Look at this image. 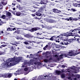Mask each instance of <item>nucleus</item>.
Masks as SVG:
<instances>
[{
    "mask_svg": "<svg viewBox=\"0 0 80 80\" xmlns=\"http://www.w3.org/2000/svg\"><path fill=\"white\" fill-rule=\"evenodd\" d=\"M30 56H31V57H29V58H32V57H33V54H30Z\"/></svg>",
    "mask_w": 80,
    "mask_h": 80,
    "instance_id": "obj_48",
    "label": "nucleus"
},
{
    "mask_svg": "<svg viewBox=\"0 0 80 80\" xmlns=\"http://www.w3.org/2000/svg\"><path fill=\"white\" fill-rule=\"evenodd\" d=\"M66 40H67V39H65L64 41L61 42V47L62 48H65V45H68L69 44V43L67 42V41H65Z\"/></svg>",
    "mask_w": 80,
    "mask_h": 80,
    "instance_id": "obj_3",
    "label": "nucleus"
},
{
    "mask_svg": "<svg viewBox=\"0 0 80 80\" xmlns=\"http://www.w3.org/2000/svg\"><path fill=\"white\" fill-rule=\"evenodd\" d=\"M79 20L77 18H73V21L74 20L75 21H77V20Z\"/></svg>",
    "mask_w": 80,
    "mask_h": 80,
    "instance_id": "obj_38",
    "label": "nucleus"
},
{
    "mask_svg": "<svg viewBox=\"0 0 80 80\" xmlns=\"http://www.w3.org/2000/svg\"><path fill=\"white\" fill-rule=\"evenodd\" d=\"M61 77L62 78H64L65 77V76L63 74H62L61 75Z\"/></svg>",
    "mask_w": 80,
    "mask_h": 80,
    "instance_id": "obj_33",
    "label": "nucleus"
},
{
    "mask_svg": "<svg viewBox=\"0 0 80 80\" xmlns=\"http://www.w3.org/2000/svg\"><path fill=\"white\" fill-rule=\"evenodd\" d=\"M44 61V62H45V63H47V62H49L48 59H45Z\"/></svg>",
    "mask_w": 80,
    "mask_h": 80,
    "instance_id": "obj_30",
    "label": "nucleus"
},
{
    "mask_svg": "<svg viewBox=\"0 0 80 80\" xmlns=\"http://www.w3.org/2000/svg\"><path fill=\"white\" fill-rule=\"evenodd\" d=\"M23 43L25 44V45H28V42L27 41H25L24 42H23Z\"/></svg>",
    "mask_w": 80,
    "mask_h": 80,
    "instance_id": "obj_35",
    "label": "nucleus"
},
{
    "mask_svg": "<svg viewBox=\"0 0 80 80\" xmlns=\"http://www.w3.org/2000/svg\"><path fill=\"white\" fill-rule=\"evenodd\" d=\"M52 10H53V12H56V11L59 12H61V11L58 10L57 9L53 8L52 9Z\"/></svg>",
    "mask_w": 80,
    "mask_h": 80,
    "instance_id": "obj_21",
    "label": "nucleus"
},
{
    "mask_svg": "<svg viewBox=\"0 0 80 80\" xmlns=\"http://www.w3.org/2000/svg\"><path fill=\"white\" fill-rule=\"evenodd\" d=\"M22 60V58L20 57L17 58L16 60V61H15V59L13 58L12 59V62H16L15 64H13V63H10V62H12V61L11 60L9 61L8 60H6V62L8 66H9V67H11V66H13V65L17 64V63H18V62H21V60Z\"/></svg>",
    "mask_w": 80,
    "mask_h": 80,
    "instance_id": "obj_1",
    "label": "nucleus"
},
{
    "mask_svg": "<svg viewBox=\"0 0 80 80\" xmlns=\"http://www.w3.org/2000/svg\"><path fill=\"white\" fill-rule=\"evenodd\" d=\"M38 30H40V28L38 27L33 28L29 30V31L31 32H34L35 31H37Z\"/></svg>",
    "mask_w": 80,
    "mask_h": 80,
    "instance_id": "obj_6",
    "label": "nucleus"
},
{
    "mask_svg": "<svg viewBox=\"0 0 80 80\" xmlns=\"http://www.w3.org/2000/svg\"><path fill=\"white\" fill-rule=\"evenodd\" d=\"M56 73L57 75H60V71L58 70H57L56 71Z\"/></svg>",
    "mask_w": 80,
    "mask_h": 80,
    "instance_id": "obj_25",
    "label": "nucleus"
},
{
    "mask_svg": "<svg viewBox=\"0 0 80 80\" xmlns=\"http://www.w3.org/2000/svg\"><path fill=\"white\" fill-rule=\"evenodd\" d=\"M33 68H33V66L30 67L29 68L30 71H32V70H33Z\"/></svg>",
    "mask_w": 80,
    "mask_h": 80,
    "instance_id": "obj_31",
    "label": "nucleus"
},
{
    "mask_svg": "<svg viewBox=\"0 0 80 80\" xmlns=\"http://www.w3.org/2000/svg\"><path fill=\"white\" fill-rule=\"evenodd\" d=\"M21 15V13L19 12H16V15L17 16H20Z\"/></svg>",
    "mask_w": 80,
    "mask_h": 80,
    "instance_id": "obj_23",
    "label": "nucleus"
},
{
    "mask_svg": "<svg viewBox=\"0 0 80 80\" xmlns=\"http://www.w3.org/2000/svg\"><path fill=\"white\" fill-rule=\"evenodd\" d=\"M31 15H32V17H35V14H32Z\"/></svg>",
    "mask_w": 80,
    "mask_h": 80,
    "instance_id": "obj_58",
    "label": "nucleus"
},
{
    "mask_svg": "<svg viewBox=\"0 0 80 80\" xmlns=\"http://www.w3.org/2000/svg\"><path fill=\"white\" fill-rule=\"evenodd\" d=\"M7 44H4V45H2L0 47V48H3V47H7Z\"/></svg>",
    "mask_w": 80,
    "mask_h": 80,
    "instance_id": "obj_27",
    "label": "nucleus"
},
{
    "mask_svg": "<svg viewBox=\"0 0 80 80\" xmlns=\"http://www.w3.org/2000/svg\"><path fill=\"white\" fill-rule=\"evenodd\" d=\"M16 28H12V30H15Z\"/></svg>",
    "mask_w": 80,
    "mask_h": 80,
    "instance_id": "obj_64",
    "label": "nucleus"
},
{
    "mask_svg": "<svg viewBox=\"0 0 80 80\" xmlns=\"http://www.w3.org/2000/svg\"><path fill=\"white\" fill-rule=\"evenodd\" d=\"M20 30H19L18 29L16 30L15 31V32H14V33H17V34H19L20 32Z\"/></svg>",
    "mask_w": 80,
    "mask_h": 80,
    "instance_id": "obj_22",
    "label": "nucleus"
},
{
    "mask_svg": "<svg viewBox=\"0 0 80 80\" xmlns=\"http://www.w3.org/2000/svg\"><path fill=\"white\" fill-rule=\"evenodd\" d=\"M27 14L26 13H21V16H25L26 15H27Z\"/></svg>",
    "mask_w": 80,
    "mask_h": 80,
    "instance_id": "obj_29",
    "label": "nucleus"
},
{
    "mask_svg": "<svg viewBox=\"0 0 80 80\" xmlns=\"http://www.w3.org/2000/svg\"><path fill=\"white\" fill-rule=\"evenodd\" d=\"M68 80H70V79H71V77H69L68 78Z\"/></svg>",
    "mask_w": 80,
    "mask_h": 80,
    "instance_id": "obj_60",
    "label": "nucleus"
},
{
    "mask_svg": "<svg viewBox=\"0 0 80 80\" xmlns=\"http://www.w3.org/2000/svg\"><path fill=\"white\" fill-rule=\"evenodd\" d=\"M28 42H29V43H33V42H34V41H27Z\"/></svg>",
    "mask_w": 80,
    "mask_h": 80,
    "instance_id": "obj_46",
    "label": "nucleus"
},
{
    "mask_svg": "<svg viewBox=\"0 0 80 80\" xmlns=\"http://www.w3.org/2000/svg\"><path fill=\"white\" fill-rule=\"evenodd\" d=\"M15 38L17 39V40H23V38L22 37H18V36H16L15 37Z\"/></svg>",
    "mask_w": 80,
    "mask_h": 80,
    "instance_id": "obj_13",
    "label": "nucleus"
},
{
    "mask_svg": "<svg viewBox=\"0 0 80 80\" xmlns=\"http://www.w3.org/2000/svg\"><path fill=\"white\" fill-rule=\"evenodd\" d=\"M3 53H4L3 52H2L1 51H0V55H3Z\"/></svg>",
    "mask_w": 80,
    "mask_h": 80,
    "instance_id": "obj_41",
    "label": "nucleus"
},
{
    "mask_svg": "<svg viewBox=\"0 0 80 80\" xmlns=\"http://www.w3.org/2000/svg\"><path fill=\"white\" fill-rule=\"evenodd\" d=\"M36 14L37 16H39V17H42V14L41 12H37Z\"/></svg>",
    "mask_w": 80,
    "mask_h": 80,
    "instance_id": "obj_18",
    "label": "nucleus"
},
{
    "mask_svg": "<svg viewBox=\"0 0 80 80\" xmlns=\"http://www.w3.org/2000/svg\"><path fill=\"white\" fill-rule=\"evenodd\" d=\"M3 40L4 41H6V40H7V38H4Z\"/></svg>",
    "mask_w": 80,
    "mask_h": 80,
    "instance_id": "obj_53",
    "label": "nucleus"
},
{
    "mask_svg": "<svg viewBox=\"0 0 80 80\" xmlns=\"http://www.w3.org/2000/svg\"><path fill=\"white\" fill-rule=\"evenodd\" d=\"M6 15H8V16H12L11 15V13L10 12H8L6 13Z\"/></svg>",
    "mask_w": 80,
    "mask_h": 80,
    "instance_id": "obj_28",
    "label": "nucleus"
},
{
    "mask_svg": "<svg viewBox=\"0 0 80 80\" xmlns=\"http://www.w3.org/2000/svg\"><path fill=\"white\" fill-rule=\"evenodd\" d=\"M31 12H36V10H32Z\"/></svg>",
    "mask_w": 80,
    "mask_h": 80,
    "instance_id": "obj_61",
    "label": "nucleus"
},
{
    "mask_svg": "<svg viewBox=\"0 0 80 80\" xmlns=\"http://www.w3.org/2000/svg\"><path fill=\"white\" fill-rule=\"evenodd\" d=\"M10 44H12V45H15V46H17V45L15 43H14L12 42H10Z\"/></svg>",
    "mask_w": 80,
    "mask_h": 80,
    "instance_id": "obj_37",
    "label": "nucleus"
},
{
    "mask_svg": "<svg viewBox=\"0 0 80 80\" xmlns=\"http://www.w3.org/2000/svg\"><path fill=\"white\" fill-rule=\"evenodd\" d=\"M2 33L3 34V31H0V35H2Z\"/></svg>",
    "mask_w": 80,
    "mask_h": 80,
    "instance_id": "obj_50",
    "label": "nucleus"
},
{
    "mask_svg": "<svg viewBox=\"0 0 80 80\" xmlns=\"http://www.w3.org/2000/svg\"><path fill=\"white\" fill-rule=\"evenodd\" d=\"M14 43H15V44H17V45H18V44H19V43H18V42H17L16 41H14Z\"/></svg>",
    "mask_w": 80,
    "mask_h": 80,
    "instance_id": "obj_42",
    "label": "nucleus"
},
{
    "mask_svg": "<svg viewBox=\"0 0 80 80\" xmlns=\"http://www.w3.org/2000/svg\"><path fill=\"white\" fill-rule=\"evenodd\" d=\"M11 50H14V48H13V46H12L11 47Z\"/></svg>",
    "mask_w": 80,
    "mask_h": 80,
    "instance_id": "obj_52",
    "label": "nucleus"
},
{
    "mask_svg": "<svg viewBox=\"0 0 80 80\" xmlns=\"http://www.w3.org/2000/svg\"><path fill=\"white\" fill-rule=\"evenodd\" d=\"M32 48V47H31V46H29L28 47V49H30V48Z\"/></svg>",
    "mask_w": 80,
    "mask_h": 80,
    "instance_id": "obj_59",
    "label": "nucleus"
},
{
    "mask_svg": "<svg viewBox=\"0 0 80 80\" xmlns=\"http://www.w3.org/2000/svg\"><path fill=\"white\" fill-rule=\"evenodd\" d=\"M27 64H28V62L27 61L25 62L24 63H22V67H26Z\"/></svg>",
    "mask_w": 80,
    "mask_h": 80,
    "instance_id": "obj_12",
    "label": "nucleus"
},
{
    "mask_svg": "<svg viewBox=\"0 0 80 80\" xmlns=\"http://www.w3.org/2000/svg\"><path fill=\"white\" fill-rule=\"evenodd\" d=\"M71 10L72 12H76L77 11V10L73 8H72Z\"/></svg>",
    "mask_w": 80,
    "mask_h": 80,
    "instance_id": "obj_36",
    "label": "nucleus"
},
{
    "mask_svg": "<svg viewBox=\"0 0 80 80\" xmlns=\"http://www.w3.org/2000/svg\"><path fill=\"white\" fill-rule=\"evenodd\" d=\"M65 54L67 56V57L68 58H70V57H68V56H75L76 55L75 53L73 52V51L69 52L68 53H66Z\"/></svg>",
    "mask_w": 80,
    "mask_h": 80,
    "instance_id": "obj_4",
    "label": "nucleus"
},
{
    "mask_svg": "<svg viewBox=\"0 0 80 80\" xmlns=\"http://www.w3.org/2000/svg\"><path fill=\"white\" fill-rule=\"evenodd\" d=\"M48 23H56V21L52 19H48Z\"/></svg>",
    "mask_w": 80,
    "mask_h": 80,
    "instance_id": "obj_8",
    "label": "nucleus"
},
{
    "mask_svg": "<svg viewBox=\"0 0 80 80\" xmlns=\"http://www.w3.org/2000/svg\"><path fill=\"white\" fill-rule=\"evenodd\" d=\"M75 40V39L73 38H71V39H69L67 40V42L69 43V44H70L71 43H73V40Z\"/></svg>",
    "mask_w": 80,
    "mask_h": 80,
    "instance_id": "obj_9",
    "label": "nucleus"
},
{
    "mask_svg": "<svg viewBox=\"0 0 80 80\" xmlns=\"http://www.w3.org/2000/svg\"><path fill=\"white\" fill-rule=\"evenodd\" d=\"M12 13L14 15H16V13H15V12H14L13 11L12 12Z\"/></svg>",
    "mask_w": 80,
    "mask_h": 80,
    "instance_id": "obj_47",
    "label": "nucleus"
},
{
    "mask_svg": "<svg viewBox=\"0 0 80 80\" xmlns=\"http://www.w3.org/2000/svg\"><path fill=\"white\" fill-rule=\"evenodd\" d=\"M1 3L4 6H5V5H6V4H7V1L6 0H3L1 2Z\"/></svg>",
    "mask_w": 80,
    "mask_h": 80,
    "instance_id": "obj_11",
    "label": "nucleus"
},
{
    "mask_svg": "<svg viewBox=\"0 0 80 80\" xmlns=\"http://www.w3.org/2000/svg\"><path fill=\"white\" fill-rule=\"evenodd\" d=\"M13 31V28H8L7 29V31Z\"/></svg>",
    "mask_w": 80,
    "mask_h": 80,
    "instance_id": "obj_24",
    "label": "nucleus"
},
{
    "mask_svg": "<svg viewBox=\"0 0 80 80\" xmlns=\"http://www.w3.org/2000/svg\"><path fill=\"white\" fill-rule=\"evenodd\" d=\"M48 39V40H51V41H53V40H55V36H53L50 38Z\"/></svg>",
    "mask_w": 80,
    "mask_h": 80,
    "instance_id": "obj_17",
    "label": "nucleus"
},
{
    "mask_svg": "<svg viewBox=\"0 0 80 80\" xmlns=\"http://www.w3.org/2000/svg\"><path fill=\"white\" fill-rule=\"evenodd\" d=\"M43 49L44 50H46V48L45 47H44V48H43Z\"/></svg>",
    "mask_w": 80,
    "mask_h": 80,
    "instance_id": "obj_63",
    "label": "nucleus"
},
{
    "mask_svg": "<svg viewBox=\"0 0 80 80\" xmlns=\"http://www.w3.org/2000/svg\"><path fill=\"white\" fill-rule=\"evenodd\" d=\"M38 58H34L33 59H31L30 61V63H34V64L35 65H38L37 67H40V65H41V63H38L37 62Z\"/></svg>",
    "mask_w": 80,
    "mask_h": 80,
    "instance_id": "obj_2",
    "label": "nucleus"
},
{
    "mask_svg": "<svg viewBox=\"0 0 80 80\" xmlns=\"http://www.w3.org/2000/svg\"><path fill=\"white\" fill-rule=\"evenodd\" d=\"M24 71H28V68H25L24 69Z\"/></svg>",
    "mask_w": 80,
    "mask_h": 80,
    "instance_id": "obj_43",
    "label": "nucleus"
},
{
    "mask_svg": "<svg viewBox=\"0 0 80 80\" xmlns=\"http://www.w3.org/2000/svg\"><path fill=\"white\" fill-rule=\"evenodd\" d=\"M3 67H4V65H0V69H2Z\"/></svg>",
    "mask_w": 80,
    "mask_h": 80,
    "instance_id": "obj_34",
    "label": "nucleus"
},
{
    "mask_svg": "<svg viewBox=\"0 0 80 80\" xmlns=\"http://www.w3.org/2000/svg\"><path fill=\"white\" fill-rule=\"evenodd\" d=\"M77 30H78V31H80V27L79 28H78L76 29Z\"/></svg>",
    "mask_w": 80,
    "mask_h": 80,
    "instance_id": "obj_44",
    "label": "nucleus"
},
{
    "mask_svg": "<svg viewBox=\"0 0 80 80\" xmlns=\"http://www.w3.org/2000/svg\"><path fill=\"white\" fill-rule=\"evenodd\" d=\"M52 60V58H51L48 59V60L49 61V62H50V60Z\"/></svg>",
    "mask_w": 80,
    "mask_h": 80,
    "instance_id": "obj_45",
    "label": "nucleus"
},
{
    "mask_svg": "<svg viewBox=\"0 0 80 80\" xmlns=\"http://www.w3.org/2000/svg\"><path fill=\"white\" fill-rule=\"evenodd\" d=\"M68 72L69 73H72V71L71 70H69L68 71Z\"/></svg>",
    "mask_w": 80,
    "mask_h": 80,
    "instance_id": "obj_51",
    "label": "nucleus"
},
{
    "mask_svg": "<svg viewBox=\"0 0 80 80\" xmlns=\"http://www.w3.org/2000/svg\"><path fill=\"white\" fill-rule=\"evenodd\" d=\"M73 6L77 7H80V4L77 3H73Z\"/></svg>",
    "mask_w": 80,
    "mask_h": 80,
    "instance_id": "obj_14",
    "label": "nucleus"
},
{
    "mask_svg": "<svg viewBox=\"0 0 80 80\" xmlns=\"http://www.w3.org/2000/svg\"><path fill=\"white\" fill-rule=\"evenodd\" d=\"M12 73H9V74H8V78H10L11 77H12Z\"/></svg>",
    "mask_w": 80,
    "mask_h": 80,
    "instance_id": "obj_26",
    "label": "nucleus"
},
{
    "mask_svg": "<svg viewBox=\"0 0 80 80\" xmlns=\"http://www.w3.org/2000/svg\"><path fill=\"white\" fill-rule=\"evenodd\" d=\"M37 76H36V77L35 78H33L32 79V80H36V78H37Z\"/></svg>",
    "mask_w": 80,
    "mask_h": 80,
    "instance_id": "obj_55",
    "label": "nucleus"
},
{
    "mask_svg": "<svg viewBox=\"0 0 80 80\" xmlns=\"http://www.w3.org/2000/svg\"><path fill=\"white\" fill-rule=\"evenodd\" d=\"M19 10H22L23 8H22L20 7V5H19Z\"/></svg>",
    "mask_w": 80,
    "mask_h": 80,
    "instance_id": "obj_39",
    "label": "nucleus"
},
{
    "mask_svg": "<svg viewBox=\"0 0 80 80\" xmlns=\"http://www.w3.org/2000/svg\"><path fill=\"white\" fill-rule=\"evenodd\" d=\"M2 77L4 78H8V74L2 75Z\"/></svg>",
    "mask_w": 80,
    "mask_h": 80,
    "instance_id": "obj_20",
    "label": "nucleus"
},
{
    "mask_svg": "<svg viewBox=\"0 0 80 80\" xmlns=\"http://www.w3.org/2000/svg\"><path fill=\"white\" fill-rule=\"evenodd\" d=\"M63 56H64L65 57H67V54H66L65 53H64L60 55L59 58H63Z\"/></svg>",
    "mask_w": 80,
    "mask_h": 80,
    "instance_id": "obj_16",
    "label": "nucleus"
},
{
    "mask_svg": "<svg viewBox=\"0 0 80 80\" xmlns=\"http://www.w3.org/2000/svg\"><path fill=\"white\" fill-rule=\"evenodd\" d=\"M25 37H26V38H33L34 36L32 35H31L28 34H27L26 35L24 36Z\"/></svg>",
    "mask_w": 80,
    "mask_h": 80,
    "instance_id": "obj_7",
    "label": "nucleus"
},
{
    "mask_svg": "<svg viewBox=\"0 0 80 80\" xmlns=\"http://www.w3.org/2000/svg\"><path fill=\"white\" fill-rule=\"evenodd\" d=\"M47 0H42L41 1V4H47Z\"/></svg>",
    "mask_w": 80,
    "mask_h": 80,
    "instance_id": "obj_15",
    "label": "nucleus"
},
{
    "mask_svg": "<svg viewBox=\"0 0 80 80\" xmlns=\"http://www.w3.org/2000/svg\"><path fill=\"white\" fill-rule=\"evenodd\" d=\"M21 12H22V13H27V12H26L24 11H22Z\"/></svg>",
    "mask_w": 80,
    "mask_h": 80,
    "instance_id": "obj_54",
    "label": "nucleus"
},
{
    "mask_svg": "<svg viewBox=\"0 0 80 80\" xmlns=\"http://www.w3.org/2000/svg\"><path fill=\"white\" fill-rule=\"evenodd\" d=\"M1 18H2V19H5V15H2V16L1 17Z\"/></svg>",
    "mask_w": 80,
    "mask_h": 80,
    "instance_id": "obj_32",
    "label": "nucleus"
},
{
    "mask_svg": "<svg viewBox=\"0 0 80 80\" xmlns=\"http://www.w3.org/2000/svg\"><path fill=\"white\" fill-rule=\"evenodd\" d=\"M17 1L20 3H22V1L21 0H17Z\"/></svg>",
    "mask_w": 80,
    "mask_h": 80,
    "instance_id": "obj_40",
    "label": "nucleus"
},
{
    "mask_svg": "<svg viewBox=\"0 0 80 80\" xmlns=\"http://www.w3.org/2000/svg\"><path fill=\"white\" fill-rule=\"evenodd\" d=\"M71 32H70V36L75 37H78V34H76L75 33V32L74 30H71Z\"/></svg>",
    "mask_w": 80,
    "mask_h": 80,
    "instance_id": "obj_5",
    "label": "nucleus"
},
{
    "mask_svg": "<svg viewBox=\"0 0 80 80\" xmlns=\"http://www.w3.org/2000/svg\"><path fill=\"white\" fill-rule=\"evenodd\" d=\"M62 68H65V66L64 65H62Z\"/></svg>",
    "mask_w": 80,
    "mask_h": 80,
    "instance_id": "obj_56",
    "label": "nucleus"
},
{
    "mask_svg": "<svg viewBox=\"0 0 80 80\" xmlns=\"http://www.w3.org/2000/svg\"><path fill=\"white\" fill-rule=\"evenodd\" d=\"M49 78H50L51 77H52V74H49Z\"/></svg>",
    "mask_w": 80,
    "mask_h": 80,
    "instance_id": "obj_49",
    "label": "nucleus"
},
{
    "mask_svg": "<svg viewBox=\"0 0 80 80\" xmlns=\"http://www.w3.org/2000/svg\"><path fill=\"white\" fill-rule=\"evenodd\" d=\"M70 32H68L64 34H63L62 36H65V37H69L70 36Z\"/></svg>",
    "mask_w": 80,
    "mask_h": 80,
    "instance_id": "obj_10",
    "label": "nucleus"
},
{
    "mask_svg": "<svg viewBox=\"0 0 80 80\" xmlns=\"http://www.w3.org/2000/svg\"><path fill=\"white\" fill-rule=\"evenodd\" d=\"M0 7H3V5H2V3H1V2H0Z\"/></svg>",
    "mask_w": 80,
    "mask_h": 80,
    "instance_id": "obj_62",
    "label": "nucleus"
},
{
    "mask_svg": "<svg viewBox=\"0 0 80 80\" xmlns=\"http://www.w3.org/2000/svg\"><path fill=\"white\" fill-rule=\"evenodd\" d=\"M73 18H66L65 19L66 20H68V21H73Z\"/></svg>",
    "mask_w": 80,
    "mask_h": 80,
    "instance_id": "obj_19",
    "label": "nucleus"
},
{
    "mask_svg": "<svg viewBox=\"0 0 80 80\" xmlns=\"http://www.w3.org/2000/svg\"><path fill=\"white\" fill-rule=\"evenodd\" d=\"M1 23H5V22H2V21H1Z\"/></svg>",
    "mask_w": 80,
    "mask_h": 80,
    "instance_id": "obj_57",
    "label": "nucleus"
}]
</instances>
